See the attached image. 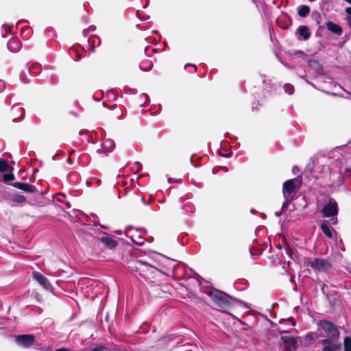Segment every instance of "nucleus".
Returning a JSON list of instances; mask_svg holds the SVG:
<instances>
[{"mask_svg":"<svg viewBox=\"0 0 351 351\" xmlns=\"http://www.w3.org/2000/svg\"><path fill=\"white\" fill-rule=\"evenodd\" d=\"M153 66L152 62L149 60H147L140 64V69L142 71H148Z\"/></svg>","mask_w":351,"mask_h":351,"instance_id":"nucleus-18","label":"nucleus"},{"mask_svg":"<svg viewBox=\"0 0 351 351\" xmlns=\"http://www.w3.org/2000/svg\"><path fill=\"white\" fill-rule=\"evenodd\" d=\"M104 236L101 237L100 241L110 249H114L117 245V242L107 233L104 234Z\"/></svg>","mask_w":351,"mask_h":351,"instance_id":"nucleus-10","label":"nucleus"},{"mask_svg":"<svg viewBox=\"0 0 351 351\" xmlns=\"http://www.w3.org/2000/svg\"><path fill=\"white\" fill-rule=\"evenodd\" d=\"M210 295L214 304L223 311L230 305L229 298H232L228 294L223 292L218 293H210Z\"/></svg>","mask_w":351,"mask_h":351,"instance_id":"nucleus-4","label":"nucleus"},{"mask_svg":"<svg viewBox=\"0 0 351 351\" xmlns=\"http://www.w3.org/2000/svg\"><path fill=\"white\" fill-rule=\"evenodd\" d=\"M35 337L32 335H19L15 336V341L25 348L31 347L34 343Z\"/></svg>","mask_w":351,"mask_h":351,"instance_id":"nucleus-5","label":"nucleus"},{"mask_svg":"<svg viewBox=\"0 0 351 351\" xmlns=\"http://www.w3.org/2000/svg\"><path fill=\"white\" fill-rule=\"evenodd\" d=\"M132 169L135 171V172H138V171L141 170V163L136 162H134L133 164V166L132 167Z\"/></svg>","mask_w":351,"mask_h":351,"instance_id":"nucleus-31","label":"nucleus"},{"mask_svg":"<svg viewBox=\"0 0 351 351\" xmlns=\"http://www.w3.org/2000/svg\"><path fill=\"white\" fill-rule=\"evenodd\" d=\"M348 172H350V175H351V170L348 169Z\"/></svg>","mask_w":351,"mask_h":351,"instance_id":"nucleus-50","label":"nucleus"},{"mask_svg":"<svg viewBox=\"0 0 351 351\" xmlns=\"http://www.w3.org/2000/svg\"><path fill=\"white\" fill-rule=\"evenodd\" d=\"M34 298L40 302H42V296L39 293H35Z\"/></svg>","mask_w":351,"mask_h":351,"instance_id":"nucleus-34","label":"nucleus"},{"mask_svg":"<svg viewBox=\"0 0 351 351\" xmlns=\"http://www.w3.org/2000/svg\"><path fill=\"white\" fill-rule=\"evenodd\" d=\"M5 88V83L3 81L0 80V92L3 91Z\"/></svg>","mask_w":351,"mask_h":351,"instance_id":"nucleus-35","label":"nucleus"},{"mask_svg":"<svg viewBox=\"0 0 351 351\" xmlns=\"http://www.w3.org/2000/svg\"><path fill=\"white\" fill-rule=\"evenodd\" d=\"M21 80H23V82H25V83H27V80H25L23 79V76H21Z\"/></svg>","mask_w":351,"mask_h":351,"instance_id":"nucleus-46","label":"nucleus"},{"mask_svg":"<svg viewBox=\"0 0 351 351\" xmlns=\"http://www.w3.org/2000/svg\"><path fill=\"white\" fill-rule=\"evenodd\" d=\"M21 47L20 40L16 38H13L8 43V48L12 52H17Z\"/></svg>","mask_w":351,"mask_h":351,"instance_id":"nucleus-11","label":"nucleus"},{"mask_svg":"<svg viewBox=\"0 0 351 351\" xmlns=\"http://www.w3.org/2000/svg\"><path fill=\"white\" fill-rule=\"evenodd\" d=\"M326 222L327 221H325L321 223L320 228H321L322 231L328 238L334 239L337 240V232L334 229L330 228L328 227V224L326 223Z\"/></svg>","mask_w":351,"mask_h":351,"instance_id":"nucleus-8","label":"nucleus"},{"mask_svg":"<svg viewBox=\"0 0 351 351\" xmlns=\"http://www.w3.org/2000/svg\"><path fill=\"white\" fill-rule=\"evenodd\" d=\"M106 95L109 98V99H110V100H113L114 101V100H115L117 99V95H116V94L113 91H108V92H107Z\"/></svg>","mask_w":351,"mask_h":351,"instance_id":"nucleus-30","label":"nucleus"},{"mask_svg":"<svg viewBox=\"0 0 351 351\" xmlns=\"http://www.w3.org/2000/svg\"><path fill=\"white\" fill-rule=\"evenodd\" d=\"M36 349L40 350L42 351H48L49 348L48 347H42V348H40V345L36 344Z\"/></svg>","mask_w":351,"mask_h":351,"instance_id":"nucleus-33","label":"nucleus"},{"mask_svg":"<svg viewBox=\"0 0 351 351\" xmlns=\"http://www.w3.org/2000/svg\"><path fill=\"white\" fill-rule=\"evenodd\" d=\"M284 90L287 94L292 95L294 93V86L291 84H285Z\"/></svg>","mask_w":351,"mask_h":351,"instance_id":"nucleus-22","label":"nucleus"},{"mask_svg":"<svg viewBox=\"0 0 351 351\" xmlns=\"http://www.w3.org/2000/svg\"><path fill=\"white\" fill-rule=\"evenodd\" d=\"M14 180V176L12 173H5L3 175V180L5 182H10Z\"/></svg>","mask_w":351,"mask_h":351,"instance_id":"nucleus-27","label":"nucleus"},{"mask_svg":"<svg viewBox=\"0 0 351 351\" xmlns=\"http://www.w3.org/2000/svg\"><path fill=\"white\" fill-rule=\"evenodd\" d=\"M108 345L107 346H97L93 348L92 351H108Z\"/></svg>","mask_w":351,"mask_h":351,"instance_id":"nucleus-28","label":"nucleus"},{"mask_svg":"<svg viewBox=\"0 0 351 351\" xmlns=\"http://www.w3.org/2000/svg\"><path fill=\"white\" fill-rule=\"evenodd\" d=\"M115 147V143L112 139H106L101 144V150L104 153L111 152Z\"/></svg>","mask_w":351,"mask_h":351,"instance_id":"nucleus-12","label":"nucleus"},{"mask_svg":"<svg viewBox=\"0 0 351 351\" xmlns=\"http://www.w3.org/2000/svg\"><path fill=\"white\" fill-rule=\"evenodd\" d=\"M344 351H351V338L346 337L343 339Z\"/></svg>","mask_w":351,"mask_h":351,"instance_id":"nucleus-21","label":"nucleus"},{"mask_svg":"<svg viewBox=\"0 0 351 351\" xmlns=\"http://www.w3.org/2000/svg\"><path fill=\"white\" fill-rule=\"evenodd\" d=\"M130 270L132 271H137V267L135 265H134V266H132V267H131L130 268Z\"/></svg>","mask_w":351,"mask_h":351,"instance_id":"nucleus-39","label":"nucleus"},{"mask_svg":"<svg viewBox=\"0 0 351 351\" xmlns=\"http://www.w3.org/2000/svg\"><path fill=\"white\" fill-rule=\"evenodd\" d=\"M33 278L36 280L47 291L52 290V286L48 279L42 274L34 271L32 274Z\"/></svg>","mask_w":351,"mask_h":351,"instance_id":"nucleus-6","label":"nucleus"},{"mask_svg":"<svg viewBox=\"0 0 351 351\" xmlns=\"http://www.w3.org/2000/svg\"><path fill=\"white\" fill-rule=\"evenodd\" d=\"M12 186L25 192L33 193L36 191V187L32 184L23 182H14Z\"/></svg>","mask_w":351,"mask_h":351,"instance_id":"nucleus-9","label":"nucleus"},{"mask_svg":"<svg viewBox=\"0 0 351 351\" xmlns=\"http://www.w3.org/2000/svg\"><path fill=\"white\" fill-rule=\"evenodd\" d=\"M131 240L133 243H136V245H141L145 242V239L139 235H133L131 237Z\"/></svg>","mask_w":351,"mask_h":351,"instance_id":"nucleus-19","label":"nucleus"},{"mask_svg":"<svg viewBox=\"0 0 351 351\" xmlns=\"http://www.w3.org/2000/svg\"><path fill=\"white\" fill-rule=\"evenodd\" d=\"M346 12L347 14L346 20L347 21L348 25L351 28V8H347L346 9Z\"/></svg>","mask_w":351,"mask_h":351,"instance_id":"nucleus-25","label":"nucleus"},{"mask_svg":"<svg viewBox=\"0 0 351 351\" xmlns=\"http://www.w3.org/2000/svg\"><path fill=\"white\" fill-rule=\"evenodd\" d=\"M12 200L16 203H23L25 202L26 198L24 195L15 194L12 196Z\"/></svg>","mask_w":351,"mask_h":351,"instance_id":"nucleus-20","label":"nucleus"},{"mask_svg":"<svg viewBox=\"0 0 351 351\" xmlns=\"http://www.w3.org/2000/svg\"><path fill=\"white\" fill-rule=\"evenodd\" d=\"M116 232H117L118 234H121V230L116 231Z\"/></svg>","mask_w":351,"mask_h":351,"instance_id":"nucleus-47","label":"nucleus"},{"mask_svg":"<svg viewBox=\"0 0 351 351\" xmlns=\"http://www.w3.org/2000/svg\"><path fill=\"white\" fill-rule=\"evenodd\" d=\"M296 179H291L287 180L283 184L282 193L285 197V202L282 204V210H284L287 204L293 199L296 194L295 183Z\"/></svg>","mask_w":351,"mask_h":351,"instance_id":"nucleus-3","label":"nucleus"},{"mask_svg":"<svg viewBox=\"0 0 351 351\" xmlns=\"http://www.w3.org/2000/svg\"><path fill=\"white\" fill-rule=\"evenodd\" d=\"M298 32L304 40H307L310 36L308 29L306 26H300L298 28Z\"/></svg>","mask_w":351,"mask_h":351,"instance_id":"nucleus-15","label":"nucleus"},{"mask_svg":"<svg viewBox=\"0 0 351 351\" xmlns=\"http://www.w3.org/2000/svg\"><path fill=\"white\" fill-rule=\"evenodd\" d=\"M90 32L88 31L87 29H84L83 34L84 36H86Z\"/></svg>","mask_w":351,"mask_h":351,"instance_id":"nucleus-42","label":"nucleus"},{"mask_svg":"<svg viewBox=\"0 0 351 351\" xmlns=\"http://www.w3.org/2000/svg\"><path fill=\"white\" fill-rule=\"evenodd\" d=\"M100 43V40H99V38L96 37V36H93V37H90L89 39H88V43H89V46L88 47V49L90 51V52H93L95 51V49H94V46H92V44L93 45H95L96 43H98V45Z\"/></svg>","mask_w":351,"mask_h":351,"instance_id":"nucleus-17","label":"nucleus"},{"mask_svg":"<svg viewBox=\"0 0 351 351\" xmlns=\"http://www.w3.org/2000/svg\"><path fill=\"white\" fill-rule=\"evenodd\" d=\"M292 170H293V172L294 173H295L296 170H297V171H298V169L297 167H295V166L293 167V169H292Z\"/></svg>","mask_w":351,"mask_h":351,"instance_id":"nucleus-44","label":"nucleus"},{"mask_svg":"<svg viewBox=\"0 0 351 351\" xmlns=\"http://www.w3.org/2000/svg\"><path fill=\"white\" fill-rule=\"evenodd\" d=\"M320 327V336L324 337L320 341L323 346L322 351H339L341 348V343L339 341L340 332L338 327L332 322L321 319L318 322Z\"/></svg>","mask_w":351,"mask_h":351,"instance_id":"nucleus-1","label":"nucleus"},{"mask_svg":"<svg viewBox=\"0 0 351 351\" xmlns=\"http://www.w3.org/2000/svg\"><path fill=\"white\" fill-rule=\"evenodd\" d=\"M108 351H125L121 346L110 344L108 345Z\"/></svg>","mask_w":351,"mask_h":351,"instance_id":"nucleus-26","label":"nucleus"},{"mask_svg":"<svg viewBox=\"0 0 351 351\" xmlns=\"http://www.w3.org/2000/svg\"><path fill=\"white\" fill-rule=\"evenodd\" d=\"M188 66H192L193 68H194V71L195 72L196 71V66L193 64H186L185 67Z\"/></svg>","mask_w":351,"mask_h":351,"instance_id":"nucleus-43","label":"nucleus"},{"mask_svg":"<svg viewBox=\"0 0 351 351\" xmlns=\"http://www.w3.org/2000/svg\"><path fill=\"white\" fill-rule=\"evenodd\" d=\"M337 203L334 199L330 198L327 203L321 209V213L323 217H330V223L336 225L338 223L337 215L338 214Z\"/></svg>","mask_w":351,"mask_h":351,"instance_id":"nucleus-2","label":"nucleus"},{"mask_svg":"<svg viewBox=\"0 0 351 351\" xmlns=\"http://www.w3.org/2000/svg\"><path fill=\"white\" fill-rule=\"evenodd\" d=\"M152 258L154 261H156V262H159V263H165L168 261H175L176 260H173V259H171L169 258V257L167 256H165L161 254H159V253H156V252H152Z\"/></svg>","mask_w":351,"mask_h":351,"instance_id":"nucleus-14","label":"nucleus"},{"mask_svg":"<svg viewBox=\"0 0 351 351\" xmlns=\"http://www.w3.org/2000/svg\"><path fill=\"white\" fill-rule=\"evenodd\" d=\"M88 31L91 32H94L95 30V27L93 25L90 26L88 28H87Z\"/></svg>","mask_w":351,"mask_h":351,"instance_id":"nucleus-38","label":"nucleus"},{"mask_svg":"<svg viewBox=\"0 0 351 351\" xmlns=\"http://www.w3.org/2000/svg\"><path fill=\"white\" fill-rule=\"evenodd\" d=\"M40 70V66L38 64L32 65L29 68V71L32 73H36Z\"/></svg>","mask_w":351,"mask_h":351,"instance_id":"nucleus-29","label":"nucleus"},{"mask_svg":"<svg viewBox=\"0 0 351 351\" xmlns=\"http://www.w3.org/2000/svg\"><path fill=\"white\" fill-rule=\"evenodd\" d=\"M313 64H316L318 66H319V64L318 62H317V61H313V62H311V66H313Z\"/></svg>","mask_w":351,"mask_h":351,"instance_id":"nucleus-41","label":"nucleus"},{"mask_svg":"<svg viewBox=\"0 0 351 351\" xmlns=\"http://www.w3.org/2000/svg\"><path fill=\"white\" fill-rule=\"evenodd\" d=\"M348 3H349L350 4H351V0H346Z\"/></svg>","mask_w":351,"mask_h":351,"instance_id":"nucleus-48","label":"nucleus"},{"mask_svg":"<svg viewBox=\"0 0 351 351\" xmlns=\"http://www.w3.org/2000/svg\"><path fill=\"white\" fill-rule=\"evenodd\" d=\"M195 277L196 280H197L199 285H202V278L199 275H198L197 274H195Z\"/></svg>","mask_w":351,"mask_h":351,"instance_id":"nucleus-32","label":"nucleus"},{"mask_svg":"<svg viewBox=\"0 0 351 351\" xmlns=\"http://www.w3.org/2000/svg\"><path fill=\"white\" fill-rule=\"evenodd\" d=\"M139 263L143 264V263H146V262H144V261H140V263Z\"/></svg>","mask_w":351,"mask_h":351,"instance_id":"nucleus-49","label":"nucleus"},{"mask_svg":"<svg viewBox=\"0 0 351 351\" xmlns=\"http://www.w3.org/2000/svg\"><path fill=\"white\" fill-rule=\"evenodd\" d=\"M10 26L8 25H3L1 27V35L3 37H7L8 33L10 32Z\"/></svg>","mask_w":351,"mask_h":351,"instance_id":"nucleus-23","label":"nucleus"},{"mask_svg":"<svg viewBox=\"0 0 351 351\" xmlns=\"http://www.w3.org/2000/svg\"><path fill=\"white\" fill-rule=\"evenodd\" d=\"M326 27L330 32L337 35H341L342 33V28L339 25L335 24L332 21H328L326 23Z\"/></svg>","mask_w":351,"mask_h":351,"instance_id":"nucleus-13","label":"nucleus"},{"mask_svg":"<svg viewBox=\"0 0 351 351\" xmlns=\"http://www.w3.org/2000/svg\"><path fill=\"white\" fill-rule=\"evenodd\" d=\"M55 351H71V350L66 348H62L57 349Z\"/></svg>","mask_w":351,"mask_h":351,"instance_id":"nucleus-37","label":"nucleus"},{"mask_svg":"<svg viewBox=\"0 0 351 351\" xmlns=\"http://www.w3.org/2000/svg\"><path fill=\"white\" fill-rule=\"evenodd\" d=\"M313 263H322V264H324V263H327L325 261H324V260L317 259V260H315V261Z\"/></svg>","mask_w":351,"mask_h":351,"instance_id":"nucleus-36","label":"nucleus"},{"mask_svg":"<svg viewBox=\"0 0 351 351\" xmlns=\"http://www.w3.org/2000/svg\"><path fill=\"white\" fill-rule=\"evenodd\" d=\"M298 15L302 17L306 16L310 12V8L307 5H300L298 8Z\"/></svg>","mask_w":351,"mask_h":351,"instance_id":"nucleus-16","label":"nucleus"},{"mask_svg":"<svg viewBox=\"0 0 351 351\" xmlns=\"http://www.w3.org/2000/svg\"><path fill=\"white\" fill-rule=\"evenodd\" d=\"M280 339L285 344V351H295L297 348V340L291 337L282 336Z\"/></svg>","mask_w":351,"mask_h":351,"instance_id":"nucleus-7","label":"nucleus"},{"mask_svg":"<svg viewBox=\"0 0 351 351\" xmlns=\"http://www.w3.org/2000/svg\"><path fill=\"white\" fill-rule=\"evenodd\" d=\"M149 49V47H147L145 49V53H147V51Z\"/></svg>","mask_w":351,"mask_h":351,"instance_id":"nucleus-45","label":"nucleus"},{"mask_svg":"<svg viewBox=\"0 0 351 351\" xmlns=\"http://www.w3.org/2000/svg\"><path fill=\"white\" fill-rule=\"evenodd\" d=\"M8 162L3 159H0V172H5L8 170Z\"/></svg>","mask_w":351,"mask_h":351,"instance_id":"nucleus-24","label":"nucleus"},{"mask_svg":"<svg viewBox=\"0 0 351 351\" xmlns=\"http://www.w3.org/2000/svg\"><path fill=\"white\" fill-rule=\"evenodd\" d=\"M324 265H314V264H312L311 266L315 268V269H319V266H323Z\"/></svg>","mask_w":351,"mask_h":351,"instance_id":"nucleus-40","label":"nucleus"}]
</instances>
